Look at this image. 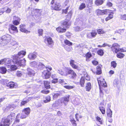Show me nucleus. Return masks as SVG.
I'll use <instances>...</instances> for the list:
<instances>
[{
  "instance_id": "nucleus-1",
  "label": "nucleus",
  "mask_w": 126,
  "mask_h": 126,
  "mask_svg": "<svg viewBox=\"0 0 126 126\" xmlns=\"http://www.w3.org/2000/svg\"><path fill=\"white\" fill-rule=\"evenodd\" d=\"M26 52L25 50H22L18 53L12 56L13 59L12 62L14 64L17 65L23 66L25 65L26 60L25 58L22 59L26 54Z\"/></svg>"
},
{
  "instance_id": "nucleus-2",
  "label": "nucleus",
  "mask_w": 126,
  "mask_h": 126,
  "mask_svg": "<svg viewBox=\"0 0 126 126\" xmlns=\"http://www.w3.org/2000/svg\"><path fill=\"white\" fill-rule=\"evenodd\" d=\"M11 38V36L9 35H3L1 39H0V45L4 46V44L5 45H7L10 42Z\"/></svg>"
},
{
  "instance_id": "nucleus-3",
  "label": "nucleus",
  "mask_w": 126,
  "mask_h": 126,
  "mask_svg": "<svg viewBox=\"0 0 126 126\" xmlns=\"http://www.w3.org/2000/svg\"><path fill=\"white\" fill-rule=\"evenodd\" d=\"M70 96L67 95L59 99L58 101L59 103V105L62 106L63 103L64 105H66L69 101Z\"/></svg>"
},
{
  "instance_id": "nucleus-4",
  "label": "nucleus",
  "mask_w": 126,
  "mask_h": 126,
  "mask_svg": "<svg viewBox=\"0 0 126 126\" xmlns=\"http://www.w3.org/2000/svg\"><path fill=\"white\" fill-rule=\"evenodd\" d=\"M120 45L117 44H114L111 47L112 50L116 53L119 52H124L126 51H124L122 48H120Z\"/></svg>"
},
{
  "instance_id": "nucleus-5",
  "label": "nucleus",
  "mask_w": 126,
  "mask_h": 126,
  "mask_svg": "<svg viewBox=\"0 0 126 126\" xmlns=\"http://www.w3.org/2000/svg\"><path fill=\"white\" fill-rule=\"evenodd\" d=\"M12 62V59L9 58H5L2 59L0 61V64H4L7 67L9 68L10 66V63Z\"/></svg>"
},
{
  "instance_id": "nucleus-6",
  "label": "nucleus",
  "mask_w": 126,
  "mask_h": 126,
  "mask_svg": "<svg viewBox=\"0 0 126 126\" xmlns=\"http://www.w3.org/2000/svg\"><path fill=\"white\" fill-rule=\"evenodd\" d=\"M109 11V10L105 9L101 10L99 9L96 10L95 11V13L98 16L103 15L107 14L108 12Z\"/></svg>"
},
{
  "instance_id": "nucleus-7",
  "label": "nucleus",
  "mask_w": 126,
  "mask_h": 126,
  "mask_svg": "<svg viewBox=\"0 0 126 126\" xmlns=\"http://www.w3.org/2000/svg\"><path fill=\"white\" fill-rule=\"evenodd\" d=\"M42 76L44 79H48L51 76V73L49 71L45 70L42 72Z\"/></svg>"
},
{
  "instance_id": "nucleus-8",
  "label": "nucleus",
  "mask_w": 126,
  "mask_h": 126,
  "mask_svg": "<svg viewBox=\"0 0 126 126\" xmlns=\"http://www.w3.org/2000/svg\"><path fill=\"white\" fill-rule=\"evenodd\" d=\"M97 34V32L96 30H92L90 32L87 33V36L88 37L90 38H94L96 37Z\"/></svg>"
},
{
  "instance_id": "nucleus-9",
  "label": "nucleus",
  "mask_w": 126,
  "mask_h": 126,
  "mask_svg": "<svg viewBox=\"0 0 126 126\" xmlns=\"http://www.w3.org/2000/svg\"><path fill=\"white\" fill-rule=\"evenodd\" d=\"M10 120L7 118H4L0 122L4 126H8L10 125Z\"/></svg>"
},
{
  "instance_id": "nucleus-10",
  "label": "nucleus",
  "mask_w": 126,
  "mask_h": 126,
  "mask_svg": "<svg viewBox=\"0 0 126 126\" xmlns=\"http://www.w3.org/2000/svg\"><path fill=\"white\" fill-rule=\"evenodd\" d=\"M71 23L68 20H66L62 23L63 26L64 28H68L70 26Z\"/></svg>"
},
{
  "instance_id": "nucleus-11",
  "label": "nucleus",
  "mask_w": 126,
  "mask_h": 126,
  "mask_svg": "<svg viewBox=\"0 0 126 126\" xmlns=\"http://www.w3.org/2000/svg\"><path fill=\"white\" fill-rule=\"evenodd\" d=\"M46 41L47 42V45L48 46H51L53 45L54 42L52 38L49 37H47L46 38Z\"/></svg>"
},
{
  "instance_id": "nucleus-12",
  "label": "nucleus",
  "mask_w": 126,
  "mask_h": 126,
  "mask_svg": "<svg viewBox=\"0 0 126 126\" xmlns=\"http://www.w3.org/2000/svg\"><path fill=\"white\" fill-rule=\"evenodd\" d=\"M70 65L73 68L77 69H79V67L78 65L75 64L76 62H75L74 60H71L70 61Z\"/></svg>"
},
{
  "instance_id": "nucleus-13",
  "label": "nucleus",
  "mask_w": 126,
  "mask_h": 126,
  "mask_svg": "<svg viewBox=\"0 0 126 126\" xmlns=\"http://www.w3.org/2000/svg\"><path fill=\"white\" fill-rule=\"evenodd\" d=\"M45 68L48 71L49 70V71H51L52 70V68L50 66H48L45 67V65L43 64L40 62V70H42Z\"/></svg>"
},
{
  "instance_id": "nucleus-14",
  "label": "nucleus",
  "mask_w": 126,
  "mask_h": 126,
  "mask_svg": "<svg viewBox=\"0 0 126 126\" xmlns=\"http://www.w3.org/2000/svg\"><path fill=\"white\" fill-rule=\"evenodd\" d=\"M61 6V5L60 3L56 2L55 4L54 5H53L51 6V7L54 10H58L60 9Z\"/></svg>"
},
{
  "instance_id": "nucleus-15",
  "label": "nucleus",
  "mask_w": 126,
  "mask_h": 126,
  "mask_svg": "<svg viewBox=\"0 0 126 126\" xmlns=\"http://www.w3.org/2000/svg\"><path fill=\"white\" fill-rule=\"evenodd\" d=\"M109 12L110 13V14L108 15V16L105 19V20L106 21L112 19L113 17V15L114 14L113 12L111 11H110L109 10V11L108 12L107 14Z\"/></svg>"
},
{
  "instance_id": "nucleus-16",
  "label": "nucleus",
  "mask_w": 126,
  "mask_h": 126,
  "mask_svg": "<svg viewBox=\"0 0 126 126\" xmlns=\"http://www.w3.org/2000/svg\"><path fill=\"white\" fill-rule=\"evenodd\" d=\"M36 57V54L35 53H30L28 55V58L30 59H34Z\"/></svg>"
},
{
  "instance_id": "nucleus-17",
  "label": "nucleus",
  "mask_w": 126,
  "mask_h": 126,
  "mask_svg": "<svg viewBox=\"0 0 126 126\" xmlns=\"http://www.w3.org/2000/svg\"><path fill=\"white\" fill-rule=\"evenodd\" d=\"M25 26V25H23L22 24H21L20 25V31L25 33L30 32V31H28V30L25 29L24 27Z\"/></svg>"
},
{
  "instance_id": "nucleus-18",
  "label": "nucleus",
  "mask_w": 126,
  "mask_h": 126,
  "mask_svg": "<svg viewBox=\"0 0 126 126\" xmlns=\"http://www.w3.org/2000/svg\"><path fill=\"white\" fill-rule=\"evenodd\" d=\"M18 105V102L17 101L14 102L13 104L9 105L7 107L8 108H10L11 107L15 108Z\"/></svg>"
},
{
  "instance_id": "nucleus-19",
  "label": "nucleus",
  "mask_w": 126,
  "mask_h": 126,
  "mask_svg": "<svg viewBox=\"0 0 126 126\" xmlns=\"http://www.w3.org/2000/svg\"><path fill=\"white\" fill-rule=\"evenodd\" d=\"M56 30L59 33H63L65 32L66 30L65 28H63L61 27H59L56 28Z\"/></svg>"
},
{
  "instance_id": "nucleus-20",
  "label": "nucleus",
  "mask_w": 126,
  "mask_h": 126,
  "mask_svg": "<svg viewBox=\"0 0 126 126\" xmlns=\"http://www.w3.org/2000/svg\"><path fill=\"white\" fill-rule=\"evenodd\" d=\"M85 82V78L84 77H82L80 79V82H77V84H80L81 87H83L84 86V83Z\"/></svg>"
},
{
  "instance_id": "nucleus-21",
  "label": "nucleus",
  "mask_w": 126,
  "mask_h": 126,
  "mask_svg": "<svg viewBox=\"0 0 126 126\" xmlns=\"http://www.w3.org/2000/svg\"><path fill=\"white\" fill-rule=\"evenodd\" d=\"M68 74H70L72 77L74 78L76 76V74L75 72L72 70H69L68 71Z\"/></svg>"
},
{
  "instance_id": "nucleus-22",
  "label": "nucleus",
  "mask_w": 126,
  "mask_h": 126,
  "mask_svg": "<svg viewBox=\"0 0 126 126\" xmlns=\"http://www.w3.org/2000/svg\"><path fill=\"white\" fill-rule=\"evenodd\" d=\"M22 112L28 115L30 113V109L29 108H25L22 110Z\"/></svg>"
},
{
  "instance_id": "nucleus-23",
  "label": "nucleus",
  "mask_w": 126,
  "mask_h": 126,
  "mask_svg": "<svg viewBox=\"0 0 126 126\" xmlns=\"http://www.w3.org/2000/svg\"><path fill=\"white\" fill-rule=\"evenodd\" d=\"M92 56V55L91 53L90 52H88L86 53L84 57L86 58V60L87 62H89L90 61L89 59Z\"/></svg>"
},
{
  "instance_id": "nucleus-24",
  "label": "nucleus",
  "mask_w": 126,
  "mask_h": 126,
  "mask_svg": "<svg viewBox=\"0 0 126 126\" xmlns=\"http://www.w3.org/2000/svg\"><path fill=\"white\" fill-rule=\"evenodd\" d=\"M6 86L10 88H12L15 87V84L13 82H10L7 84Z\"/></svg>"
},
{
  "instance_id": "nucleus-25",
  "label": "nucleus",
  "mask_w": 126,
  "mask_h": 126,
  "mask_svg": "<svg viewBox=\"0 0 126 126\" xmlns=\"http://www.w3.org/2000/svg\"><path fill=\"white\" fill-rule=\"evenodd\" d=\"M7 70L5 67H0V73L4 74L6 73Z\"/></svg>"
},
{
  "instance_id": "nucleus-26",
  "label": "nucleus",
  "mask_w": 126,
  "mask_h": 126,
  "mask_svg": "<svg viewBox=\"0 0 126 126\" xmlns=\"http://www.w3.org/2000/svg\"><path fill=\"white\" fill-rule=\"evenodd\" d=\"M57 73L62 75H66L67 74L65 73V71L64 69H59L57 71Z\"/></svg>"
},
{
  "instance_id": "nucleus-27",
  "label": "nucleus",
  "mask_w": 126,
  "mask_h": 126,
  "mask_svg": "<svg viewBox=\"0 0 126 126\" xmlns=\"http://www.w3.org/2000/svg\"><path fill=\"white\" fill-rule=\"evenodd\" d=\"M28 74L30 76H32L34 75V74L33 73V71L30 68L27 69Z\"/></svg>"
},
{
  "instance_id": "nucleus-28",
  "label": "nucleus",
  "mask_w": 126,
  "mask_h": 126,
  "mask_svg": "<svg viewBox=\"0 0 126 126\" xmlns=\"http://www.w3.org/2000/svg\"><path fill=\"white\" fill-rule=\"evenodd\" d=\"M91 88L92 85L91 83L90 82L88 83L85 87L86 90L87 91H89L90 90Z\"/></svg>"
},
{
  "instance_id": "nucleus-29",
  "label": "nucleus",
  "mask_w": 126,
  "mask_h": 126,
  "mask_svg": "<svg viewBox=\"0 0 126 126\" xmlns=\"http://www.w3.org/2000/svg\"><path fill=\"white\" fill-rule=\"evenodd\" d=\"M103 2V0H96L95 1V4L97 6L102 5Z\"/></svg>"
},
{
  "instance_id": "nucleus-30",
  "label": "nucleus",
  "mask_w": 126,
  "mask_h": 126,
  "mask_svg": "<svg viewBox=\"0 0 126 126\" xmlns=\"http://www.w3.org/2000/svg\"><path fill=\"white\" fill-rule=\"evenodd\" d=\"M44 84L45 88L47 89H49L50 88L49 82L47 81H45L44 82Z\"/></svg>"
},
{
  "instance_id": "nucleus-31",
  "label": "nucleus",
  "mask_w": 126,
  "mask_h": 126,
  "mask_svg": "<svg viewBox=\"0 0 126 126\" xmlns=\"http://www.w3.org/2000/svg\"><path fill=\"white\" fill-rule=\"evenodd\" d=\"M107 113L108 116L110 117H112V112L110 108L108 109Z\"/></svg>"
},
{
  "instance_id": "nucleus-32",
  "label": "nucleus",
  "mask_w": 126,
  "mask_h": 126,
  "mask_svg": "<svg viewBox=\"0 0 126 126\" xmlns=\"http://www.w3.org/2000/svg\"><path fill=\"white\" fill-rule=\"evenodd\" d=\"M15 114L14 113H11L10 115L8 116L7 118L8 119L12 120L15 117Z\"/></svg>"
},
{
  "instance_id": "nucleus-33",
  "label": "nucleus",
  "mask_w": 126,
  "mask_h": 126,
  "mask_svg": "<svg viewBox=\"0 0 126 126\" xmlns=\"http://www.w3.org/2000/svg\"><path fill=\"white\" fill-rule=\"evenodd\" d=\"M120 52H118L119 53L117 54L116 56L118 58L122 59L124 57L125 55L124 54L121 53Z\"/></svg>"
},
{
  "instance_id": "nucleus-34",
  "label": "nucleus",
  "mask_w": 126,
  "mask_h": 126,
  "mask_svg": "<svg viewBox=\"0 0 126 126\" xmlns=\"http://www.w3.org/2000/svg\"><path fill=\"white\" fill-rule=\"evenodd\" d=\"M10 29L12 30L15 31L16 33L18 32V30L17 28L13 25H12L10 27Z\"/></svg>"
},
{
  "instance_id": "nucleus-35",
  "label": "nucleus",
  "mask_w": 126,
  "mask_h": 126,
  "mask_svg": "<svg viewBox=\"0 0 126 126\" xmlns=\"http://www.w3.org/2000/svg\"><path fill=\"white\" fill-rule=\"evenodd\" d=\"M15 65H12L11 66L10 65V67H9L10 68L11 70H16L17 68V66H19L17 65L16 64H15Z\"/></svg>"
},
{
  "instance_id": "nucleus-36",
  "label": "nucleus",
  "mask_w": 126,
  "mask_h": 126,
  "mask_svg": "<svg viewBox=\"0 0 126 126\" xmlns=\"http://www.w3.org/2000/svg\"><path fill=\"white\" fill-rule=\"evenodd\" d=\"M86 7V5L85 3H82L79 6V10H82L83 9L85 8Z\"/></svg>"
},
{
  "instance_id": "nucleus-37",
  "label": "nucleus",
  "mask_w": 126,
  "mask_h": 126,
  "mask_svg": "<svg viewBox=\"0 0 126 126\" xmlns=\"http://www.w3.org/2000/svg\"><path fill=\"white\" fill-rule=\"evenodd\" d=\"M64 48L68 52L71 51L72 50V47H70L66 46H64Z\"/></svg>"
},
{
  "instance_id": "nucleus-38",
  "label": "nucleus",
  "mask_w": 126,
  "mask_h": 126,
  "mask_svg": "<svg viewBox=\"0 0 126 126\" xmlns=\"http://www.w3.org/2000/svg\"><path fill=\"white\" fill-rule=\"evenodd\" d=\"M96 74L98 75L101 74V68L100 66H99L97 67Z\"/></svg>"
},
{
  "instance_id": "nucleus-39",
  "label": "nucleus",
  "mask_w": 126,
  "mask_h": 126,
  "mask_svg": "<svg viewBox=\"0 0 126 126\" xmlns=\"http://www.w3.org/2000/svg\"><path fill=\"white\" fill-rule=\"evenodd\" d=\"M97 32L99 34H103L105 33L106 32L105 31H104L102 29H98L97 30Z\"/></svg>"
},
{
  "instance_id": "nucleus-40",
  "label": "nucleus",
  "mask_w": 126,
  "mask_h": 126,
  "mask_svg": "<svg viewBox=\"0 0 126 126\" xmlns=\"http://www.w3.org/2000/svg\"><path fill=\"white\" fill-rule=\"evenodd\" d=\"M119 83V80L118 79H115L113 81V85L115 87H116Z\"/></svg>"
},
{
  "instance_id": "nucleus-41",
  "label": "nucleus",
  "mask_w": 126,
  "mask_h": 126,
  "mask_svg": "<svg viewBox=\"0 0 126 126\" xmlns=\"http://www.w3.org/2000/svg\"><path fill=\"white\" fill-rule=\"evenodd\" d=\"M64 43L66 45H68L69 46H72V43L70 42L67 40H65L64 41Z\"/></svg>"
},
{
  "instance_id": "nucleus-42",
  "label": "nucleus",
  "mask_w": 126,
  "mask_h": 126,
  "mask_svg": "<svg viewBox=\"0 0 126 126\" xmlns=\"http://www.w3.org/2000/svg\"><path fill=\"white\" fill-rule=\"evenodd\" d=\"M99 86L101 85V86L105 87H107V84L105 80H103L102 82H100V83H98Z\"/></svg>"
},
{
  "instance_id": "nucleus-43",
  "label": "nucleus",
  "mask_w": 126,
  "mask_h": 126,
  "mask_svg": "<svg viewBox=\"0 0 126 126\" xmlns=\"http://www.w3.org/2000/svg\"><path fill=\"white\" fill-rule=\"evenodd\" d=\"M64 87L65 88L68 90H70L71 89L74 88H75L74 86H69L68 85H65Z\"/></svg>"
},
{
  "instance_id": "nucleus-44",
  "label": "nucleus",
  "mask_w": 126,
  "mask_h": 126,
  "mask_svg": "<svg viewBox=\"0 0 126 126\" xmlns=\"http://www.w3.org/2000/svg\"><path fill=\"white\" fill-rule=\"evenodd\" d=\"M51 100L50 97L49 96H48L46 97V99L44 100V102L47 103L50 102Z\"/></svg>"
},
{
  "instance_id": "nucleus-45",
  "label": "nucleus",
  "mask_w": 126,
  "mask_h": 126,
  "mask_svg": "<svg viewBox=\"0 0 126 126\" xmlns=\"http://www.w3.org/2000/svg\"><path fill=\"white\" fill-rule=\"evenodd\" d=\"M111 0H108L107 1V5L109 7H111L112 5V4L111 3Z\"/></svg>"
},
{
  "instance_id": "nucleus-46",
  "label": "nucleus",
  "mask_w": 126,
  "mask_h": 126,
  "mask_svg": "<svg viewBox=\"0 0 126 126\" xmlns=\"http://www.w3.org/2000/svg\"><path fill=\"white\" fill-rule=\"evenodd\" d=\"M7 9V7H6L5 8H3L1 9L0 11V15L2 14H3L4 12L6 11Z\"/></svg>"
},
{
  "instance_id": "nucleus-47",
  "label": "nucleus",
  "mask_w": 126,
  "mask_h": 126,
  "mask_svg": "<svg viewBox=\"0 0 126 126\" xmlns=\"http://www.w3.org/2000/svg\"><path fill=\"white\" fill-rule=\"evenodd\" d=\"M117 64V63L115 61H113L111 62V66L114 68H115L116 67Z\"/></svg>"
},
{
  "instance_id": "nucleus-48",
  "label": "nucleus",
  "mask_w": 126,
  "mask_h": 126,
  "mask_svg": "<svg viewBox=\"0 0 126 126\" xmlns=\"http://www.w3.org/2000/svg\"><path fill=\"white\" fill-rule=\"evenodd\" d=\"M97 53L98 55L100 56L103 55L104 54L103 50L101 49H100L98 50L97 52Z\"/></svg>"
},
{
  "instance_id": "nucleus-49",
  "label": "nucleus",
  "mask_w": 126,
  "mask_h": 126,
  "mask_svg": "<svg viewBox=\"0 0 126 126\" xmlns=\"http://www.w3.org/2000/svg\"><path fill=\"white\" fill-rule=\"evenodd\" d=\"M99 109L103 114H104L105 113V108L103 107H99Z\"/></svg>"
},
{
  "instance_id": "nucleus-50",
  "label": "nucleus",
  "mask_w": 126,
  "mask_h": 126,
  "mask_svg": "<svg viewBox=\"0 0 126 126\" xmlns=\"http://www.w3.org/2000/svg\"><path fill=\"white\" fill-rule=\"evenodd\" d=\"M28 116V115H27L22 112L21 116V118L22 119L25 118Z\"/></svg>"
},
{
  "instance_id": "nucleus-51",
  "label": "nucleus",
  "mask_w": 126,
  "mask_h": 126,
  "mask_svg": "<svg viewBox=\"0 0 126 126\" xmlns=\"http://www.w3.org/2000/svg\"><path fill=\"white\" fill-rule=\"evenodd\" d=\"M97 80L98 83H100V82H102L103 80H105L103 79L102 77H101L97 79Z\"/></svg>"
},
{
  "instance_id": "nucleus-52",
  "label": "nucleus",
  "mask_w": 126,
  "mask_h": 126,
  "mask_svg": "<svg viewBox=\"0 0 126 126\" xmlns=\"http://www.w3.org/2000/svg\"><path fill=\"white\" fill-rule=\"evenodd\" d=\"M124 29H120L118 30H117L115 32V33H118L120 34H121L122 33H123L124 32Z\"/></svg>"
},
{
  "instance_id": "nucleus-53",
  "label": "nucleus",
  "mask_w": 126,
  "mask_h": 126,
  "mask_svg": "<svg viewBox=\"0 0 126 126\" xmlns=\"http://www.w3.org/2000/svg\"><path fill=\"white\" fill-rule=\"evenodd\" d=\"M77 116H78L80 118H81L82 117L81 115H79V113H77L75 115V118L76 119L77 121H79V120L78 118V117Z\"/></svg>"
},
{
  "instance_id": "nucleus-54",
  "label": "nucleus",
  "mask_w": 126,
  "mask_h": 126,
  "mask_svg": "<svg viewBox=\"0 0 126 126\" xmlns=\"http://www.w3.org/2000/svg\"><path fill=\"white\" fill-rule=\"evenodd\" d=\"M121 19L123 20H126V14H124L121 15Z\"/></svg>"
},
{
  "instance_id": "nucleus-55",
  "label": "nucleus",
  "mask_w": 126,
  "mask_h": 126,
  "mask_svg": "<svg viewBox=\"0 0 126 126\" xmlns=\"http://www.w3.org/2000/svg\"><path fill=\"white\" fill-rule=\"evenodd\" d=\"M16 74L17 76L18 77H20L22 75V72L20 71H17Z\"/></svg>"
},
{
  "instance_id": "nucleus-56",
  "label": "nucleus",
  "mask_w": 126,
  "mask_h": 126,
  "mask_svg": "<svg viewBox=\"0 0 126 126\" xmlns=\"http://www.w3.org/2000/svg\"><path fill=\"white\" fill-rule=\"evenodd\" d=\"M96 120L98 121L100 123V124H102V123L101 119L99 117L97 116L96 117Z\"/></svg>"
},
{
  "instance_id": "nucleus-57",
  "label": "nucleus",
  "mask_w": 126,
  "mask_h": 126,
  "mask_svg": "<svg viewBox=\"0 0 126 126\" xmlns=\"http://www.w3.org/2000/svg\"><path fill=\"white\" fill-rule=\"evenodd\" d=\"M20 114H17L16 116V120L15 121L14 123L13 124H15L16 123V122H19V120L17 118H19V116H20Z\"/></svg>"
},
{
  "instance_id": "nucleus-58",
  "label": "nucleus",
  "mask_w": 126,
  "mask_h": 126,
  "mask_svg": "<svg viewBox=\"0 0 126 126\" xmlns=\"http://www.w3.org/2000/svg\"><path fill=\"white\" fill-rule=\"evenodd\" d=\"M49 92V91L48 90H42L41 92L45 94H48Z\"/></svg>"
},
{
  "instance_id": "nucleus-59",
  "label": "nucleus",
  "mask_w": 126,
  "mask_h": 126,
  "mask_svg": "<svg viewBox=\"0 0 126 126\" xmlns=\"http://www.w3.org/2000/svg\"><path fill=\"white\" fill-rule=\"evenodd\" d=\"M28 102V101H27L23 100L21 103L20 106H21L23 105H24Z\"/></svg>"
},
{
  "instance_id": "nucleus-60",
  "label": "nucleus",
  "mask_w": 126,
  "mask_h": 126,
  "mask_svg": "<svg viewBox=\"0 0 126 126\" xmlns=\"http://www.w3.org/2000/svg\"><path fill=\"white\" fill-rule=\"evenodd\" d=\"M99 93H100V96L102 97H103V96L104 95V93L102 92V91L101 90V89L100 88V92H99Z\"/></svg>"
},
{
  "instance_id": "nucleus-61",
  "label": "nucleus",
  "mask_w": 126,
  "mask_h": 126,
  "mask_svg": "<svg viewBox=\"0 0 126 126\" xmlns=\"http://www.w3.org/2000/svg\"><path fill=\"white\" fill-rule=\"evenodd\" d=\"M59 81L60 83H62V84H66V83H65L64 80L62 79H60L59 80Z\"/></svg>"
},
{
  "instance_id": "nucleus-62",
  "label": "nucleus",
  "mask_w": 126,
  "mask_h": 126,
  "mask_svg": "<svg viewBox=\"0 0 126 126\" xmlns=\"http://www.w3.org/2000/svg\"><path fill=\"white\" fill-rule=\"evenodd\" d=\"M60 94V93H57L56 94H55L54 95H53V98H56L58 97Z\"/></svg>"
},
{
  "instance_id": "nucleus-63",
  "label": "nucleus",
  "mask_w": 126,
  "mask_h": 126,
  "mask_svg": "<svg viewBox=\"0 0 126 126\" xmlns=\"http://www.w3.org/2000/svg\"><path fill=\"white\" fill-rule=\"evenodd\" d=\"M82 29V28H80L79 27L77 26L75 28V30L76 31H80Z\"/></svg>"
},
{
  "instance_id": "nucleus-64",
  "label": "nucleus",
  "mask_w": 126,
  "mask_h": 126,
  "mask_svg": "<svg viewBox=\"0 0 126 126\" xmlns=\"http://www.w3.org/2000/svg\"><path fill=\"white\" fill-rule=\"evenodd\" d=\"M53 80H52V82L54 83H57L58 81L57 79H53Z\"/></svg>"
}]
</instances>
